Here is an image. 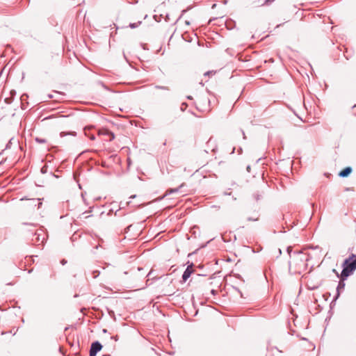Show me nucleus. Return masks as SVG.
Masks as SVG:
<instances>
[{
  "label": "nucleus",
  "instance_id": "f257e3e1",
  "mask_svg": "<svg viewBox=\"0 0 356 356\" xmlns=\"http://www.w3.org/2000/svg\"><path fill=\"white\" fill-rule=\"evenodd\" d=\"M290 259L289 261V270L293 274H301L307 270L309 255L302 251H294L291 254V248H287Z\"/></svg>",
  "mask_w": 356,
  "mask_h": 356
},
{
  "label": "nucleus",
  "instance_id": "f03ea898",
  "mask_svg": "<svg viewBox=\"0 0 356 356\" xmlns=\"http://www.w3.org/2000/svg\"><path fill=\"white\" fill-rule=\"evenodd\" d=\"M343 270L341 273L340 277L343 279H346L348 276L352 275L356 269V254H351L346 258L343 264Z\"/></svg>",
  "mask_w": 356,
  "mask_h": 356
},
{
  "label": "nucleus",
  "instance_id": "7ed1b4c3",
  "mask_svg": "<svg viewBox=\"0 0 356 356\" xmlns=\"http://www.w3.org/2000/svg\"><path fill=\"white\" fill-rule=\"evenodd\" d=\"M46 239L47 234L44 229L42 227H39L35 229L33 238H31V242L35 245H40L43 244Z\"/></svg>",
  "mask_w": 356,
  "mask_h": 356
},
{
  "label": "nucleus",
  "instance_id": "20e7f679",
  "mask_svg": "<svg viewBox=\"0 0 356 356\" xmlns=\"http://www.w3.org/2000/svg\"><path fill=\"white\" fill-rule=\"evenodd\" d=\"M99 136H104L105 140L112 141L115 138V134L106 128L102 127L97 130Z\"/></svg>",
  "mask_w": 356,
  "mask_h": 356
},
{
  "label": "nucleus",
  "instance_id": "39448f33",
  "mask_svg": "<svg viewBox=\"0 0 356 356\" xmlns=\"http://www.w3.org/2000/svg\"><path fill=\"white\" fill-rule=\"evenodd\" d=\"M209 99L207 97H202L197 99L196 102V106L197 108L203 111L209 109V106H205L207 104L209 105Z\"/></svg>",
  "mask_w": 356,
  "mask_h": 356
},
{
  "label": "nucleus",
  "instance_id": "423d86ee",
  "mask_svg": "<svg viewBox=\"0 0 356 356\" xmlns=\"http://www.w3.org/2000/svg\"><path fill=\"white\" fill-rule=\"evenodd\" d=\"M102 348V344L99 341L93 342L90 349V356H96L97 353Z\"/></svg>",
  "mask_w": 356,
  "mask_h": 356
},
{
  "label": "nucleus",
  "instance_id": "0eeeda50",
  "mask_svg": "<svg viewBox=\"0 0 356 356\" xmlns=\"http://www.w3.org/2000/svg\"><path fill=\"white\" fill-rule=\"evenodd\" d=\"M25 225V228L24 232L28 235H32L33 236V234L39 227L36 224H29V223H24Z\"/></svg>",
  "mask_w": 356,
  "mask_h": 356
},
{
  "label": "nucleus",
  "instance_id": "6e6552de",
  "mask_svg": "<svg viewBox=\"0 0 356 356\" xmlns=\"http://www.w3.org/2000/svg\"><path fill=\"white\" fill-rule=\"evenodd\" d=\"M193 272V264L188 266L182 275V281L185 282L190 277Z\"/></svg>",
  "mask_w": 356,
  "mask_h": 356
},
{
  "label": "nucleus",
  "instance_id": "1a4fd4ad",
  "mask_svg": "<svg viewBox=\"0 0 356 356\" xmlns=\"http://www.w3.org/2000/svg\"><path fill=\"white\" fill-rule=\"evenodd\" d=\"M275 0H254L252 3L254 6H269Z\"/></svg>",
  "mask_w": 356,
  "mask_h": 356
},
{
  "label": "nucleus",
  "instance_id": "9d476101",
  "mask_svg": "<svg viewBox=\"0 0 356 356\" xmlns=\"http://www.w3.org/2000/svg\"><path fill=\"white\" fill-rule=\"evenodd\" d=\"M260 214L258 211L254 210L252 213H250L247 217L248 221H258Z\"/></svg>",
  "mask_w": 356,
  "mask_h": 356
},
{
  "label": "nucleus",
  "instance_id": "9b49d317",
  "mask_svg": "<svg viewBox=\"0 0 356 356\" xmlns=\"http://www.w3.org/2000/svg\"><path fill=\"white\" fill-rule=\"evenodd\" d=\"M307 286L308 289L311 290H315L317 289L321 286V282H314L313 280H312L311 279H308L307 281Z\"/></svg>",
  "mask_w": 356,
  "mask_h": 356
},
{
  "label": "nucleus",
  "instance_id": "f8f14e48",
  "mask_svg": "<svg viewBox=\"0 0 356 356\" xmlns=\"http://www.w3.org/2000/svg\"><path fill=\"white\" fill-rule=\"evenodd\" d=\"M346 279H343V277H341L340 281L339 282L338 286L337 287V296L336 298L339 296L340 292L344 289L345 287V283L344 280Z\"/></svg>",
  "mask_w": 356,
  "mask_h": 356
},
{
  "label": "nucleus",
  "instance_id": "ddd939ff",
  "mask_svg": "<svg viewBox=\"0 0 356 356\" xmlns=\"http://www.w3.org/2000/svg\"><path fill=\"white\" fill-rule=\"evenodd\" d=\"M92 129V127H88L84 129L85 135L88 137L91 140H94L95 139V136L93 133H91V130Z\"/></svg>",
  "mask_w": 356,
  "mask_h": 356
},
{
  "label": "nucleus",
  "instance_id": "4468645a",
  "mask_svg": "<svg viewBox=\"0 0 356 356\" xmlns=\"http://www.w3.org/2000/svg\"><path fill=\"white\" fill-rule=\"evenodd\" d=\"M352 172V168L350 167H347L344 168L343 170H341L339 175L341 177H348L350 173Z\"/></svg>",
  "mask_w": 356,
  "mask_h": 356
},
{
  "label": "nucleus",
  "instance_id": "2eb2a0df",
  "mask_svg": "<svg viewBox=\"0 0 356 356\" xmlns=\"http://www.w3.org/2000/svg\"><path fill=\"white\" fill-rule=\"evenodd\" d=\"M252 197L254 200L257 202L263 198V195L259 192H257L253 194Z\"/></svg>",
  "mask_w": 356,
  "mask_h": 356
},
{
  "label": "nucleus",
  "instance_id": "dca6fc26",
  "mask_svg": "<svg viewBox=\"0 0 356 356\" xmlns=\"http://www.w3.org/2000/svg\"><path fill=\"white\" fill-rule=\"evenodd\" d=\"M60 135L61 137H64V136H66L67 135H70V136H76V133L75 131H70V132L62 131L60 134Z\"/></svg>",
  "mask_w": 356,
  "mask_h": 356
},
{
  "label": "nucleus",
  "instance_id": "f3484780",
  "mask_svg": "<svg viewBox=\"0 0 356 356\" xmlns=\"http://www.w3.org/2000/svg\"><path fill=\"white\" fill-rule=\"evenodd\" d=\"M216 73V72L214 70L208 71V72H206L205 73H204V76L209 78V77L215 75Z\"/></svg>",
  "mask_w": 356,
  "mask_h": 356
},
{
  "label": "nucleus",
  "instance_id": "a211bd4d",
  "mask_svg": "<svg viewBox=\"0 0 356 356\" xmlns=\"http://www.w3.org/2000/svg\"><path fill=\"white\" fill-rule=\"evenodd\" d=\"M35 140L38 143H47V140L45 139V138H40V137H36L35 138Z\"/></svg>",
  "mask_w": 356,
  "mask_h": 356
},
{
  "label": "nucleus",
  "instance_id": "6ab92c4d",
  "mask_svg": "<svg viewBox=\"0 0 356 356\" xmlns=\"http://www.w3.org/2000/svg\"><path fill=\"white\" fill-rule=\"evenodd\" d=\"M178 191H179V188H174V189H172V188L168 189L166 191V195L177 192Z\"/></svg>",
  "mask_w": 356,
  "mask_h": 356
},
{
  "label": "nucleus",
  "instance_id": "aec40b11",
  "mask_svg": "<svg viewBox=\"0 0 356 356\" xmlns=\"http://www.w3.org/2000/svg\"><path fill=\"white\" fill-rule=\"evenodd\" d=\"M155 88H158V89H161V90H169V88L167 86H156Z\"/></svg>",
  "mask_w": 356,
  "mask_h": 356
},
{
  "label": "nucleus",
  "instance_id": "412c9836",
  "mask_svg": "<svg viewBox=\"0 0 356 356\" xmlns=\"http://www.w3.org/2000/svg\"><path fill=\"white\" fill-rule=\"evenodd\" d=\"M99 273H99V271H98V270H94V271L92 272V277H93V278H96V277H97L99 276Z\"/></svg>",
  "mask_w": 356,
  "mask_h": 356
},
{
  "label": "nucleus",
  "instance_id": "4be33fe9",
  "mask_svg": "<svg viewBox=\"0 0 356 356\" xmlns=\"http://www.w3.org/2000/svg\"><path fill=\"white\" fill-rule=\"evenodd\" d=\"M13 140H14L13 138L10 139V140L8 141V143L6 145V148L7 149L10 147V145H12Z\"/></svg>",
  "mask_w": 356,
  "mask_h": 356
},
{
  "label": "nucleus",
  "instance_id": "5701e85b",
  "mask_svg": "<svg viewBox=\"0 0 356 356\" xmlns=\"http://www.w3.org/2000/svg\"><path fill=\"white\" fill-rule=\"evenodd\" d=\"M138 24H140V22H138V23H131L129 24V27H131V29H134V28L138 26Z\"/></svg>",
  "mask_w": 356,
  "mask_h": 356
},
{
  "label": "nucleus",
  "instance_id": "b1692460",
  "mask_svg": "<svg viewBox=\"0 0 356 356\" xmlns=\"http://www.w3.org/2000/svg\"><path fill=\"white\" fill-rule=\"evenodd\" d=\"M111 339H114L115 341H117L118 340V336L115 335V336L111 337Z\"/></svg>",
  "mask_w": 356,
  "mask_h": 356
},
{
  "label": "nucleus",
  "instance_id": "393cba45",
  "mask_svg": "<svg viewBox=\"0 0 356 356\" xmlns=\"http://www.w3.org/2000/svg\"><path fill=\"white\" fill-rule=\"evenodd\" d=\"M60 264L62 265H65V264H67V260L65 259H63L61 261H60Z\"/></svg>",
  "mask_w": 356,
  "mask_h": 356
},
{
  "label": "nucleus",
  "instance_id": "a878e982",
  "mask_svg": "<svg viewBox=\"0 0 356 356\" xmlns=\"http://www.w3.org/2000/svg\"><path fill=\"white\" fill-rule=\"evenodd\" d=\"M211 293L212 294L215 295V294H216V293H217V291H216V290H215V289H211Z\"/></svg>",
  "mask_w": 356,
  "mask_h": 356
},
{
  "label": "nucleus",
  "instance_id": "bb28decb",
  "mask_svg": "<svg viewBox=\"0 0 356 356\" xmlns=\"http://www.w3.org/2000/svg\"><path fill=\"white\" fill-rule=\"evenodd\" d=\"M136 197V195H131V196L129 197V198H130V199H131V198H134V197Z\"/></svg>",
  "mask_w": 356,
  "mask_h": 356
},
{
  "label": "nucleus",
  "instance_id": "cd10ccee",
  "mask_svg": "<svg viewBox=\"0 0 356 356\" xmlns=\"http://www.w3.org/2000/svg\"><path fill=\"white\" fill-rule=\"evenodd\" d=\"M184 184H181L179 186V188H181V187H183V186H184Z\"/></svg>",
  "mask_w": 356,
  "mask_h": 356
},
{
  "label": "nucleus",
  "instance_id": "c85d7f7f",
  "mask_svg": "<svg viewBox=\"0 0 356 356\" xmlns=\"http://www.w3.org/2000/svg\"><path fill=\"white\" fill-rule=\"evenodd\" d=\"M333 271L337 273V276H339L338 273H337L335 269H333Z\"/></svg>",
  "mask_w": 356,
  "mask_h": 356
},
{
  "label": "nucleus",
  "instance_id": "c756f323",
  "mask_svg": "<svg viewBox=\"0 0 356 356\" xmlns=\"http://www.w3.org/2000/svg\"><path fill=\"white\" fill-rule=\"evenodd\" d=\"M206 164H208V162H205L204 163H203V165H205Z\"/></svg>",
  "mask_w": 356,
  "mask_h": 356
},
{
  "label": "nucleus",
  "instance_id": "7c9ffc66",
  "mask_svg": "<svg viewBox=\"0 0 356 356\" xmlns=\"http://www.w3.org/2000/svg\"><path fill=\"white\" fill-rule=\"evenodd\" d=\"M103 332H107V330H106V329H104V330H103Z\"/></svg>",
  "mask_w": 356,
  "mask_h": 356
},
{
  "label": "nucleus",
  "instance_id": "2f4dec72",
  "mask_svg": "<svg viewBox=\"0 0 356 356\" xmlns=\"http://www.w3.org/2000/svg\"><path fill=\"white\" fill-rule=\"evenodd\" d=\"M104 356H106V355H104Z\"/></svg>",
  "mask_w": 356,
  "mask_h": 356
},
{
  "label": "nucleus",
  "instance_id": "473e14b6",
  "mask_svg": "<svg viewBox=\"0 0 356 356\" xmlns=\"http://www.w3.org/2000/svg\"><path fill=\"white\" fill-rule=\"evenodd\" d=\"M104 356H106V355H104Z\"/></svg>",
  "mask_w": 356,
  "mask_h": 356
}]
</instances>
